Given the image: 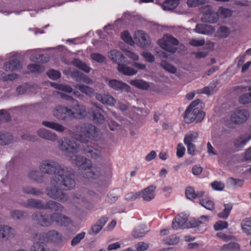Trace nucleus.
<instances>
[{
  "label": "nucleus",
  "instance_id": "7c9ffc66",
  "mask_svg": "<svg viewBox=\"0 0 251 251\" xmlns=\"http://www.w3.org/2000/svg\"><path fill=\"white\" fill-rule=\"evenodd\" d=\"M243 232L247 235H251V218L244 219L241 223Z\"/></svg>",
  "mask_w": 251,
  "mask_h": 251
},
{
  "label": "nucleus",
  "instance_id": "bf43d9fd",
  "mask_svg": "<svg viewBox=\"0 0 251 251\" xmlns=\"http://www.w3.org/2000/svg\"><path fill=\"white\" fill-rule=\"evenodd\" d=\"M191 45L195 47H199L203 46L205 43V41L203 39H192L189 41Z\"/></svg>",
  "mask_w": 251,
  "mask_h": 251
},
{
  "label": "nucleus",
  "instance_id": "c9c22d12",
  "mask_svg": "<svg viewBox=\"0 0 251 251\" xmlns=\"http://www.w3.org/2000/svg\"><path fill=\"white\" fill-rule=\"evenodd\" d=\"M178 5L177 0H167L162 5V8L165 10H172Z\"/></svg>",
  "mask_w": 251,
  "mask_h": 251
},
{
  "label": "nucleus",
  "instance_id": "aec40b11",
  "mask_svg": "<svg viewBox=\"0 0 251 251\" xmlns=\"http://www.w3.org/2000/svg\"><path fill=\"white\" fill-rule=\"evenodd\" d=\"M33 219L38 224L44 226H48L52 224L51 215L50 216L42 215L40 213H36L33 216Z\"/></svg>",
  "mask_w": 251,
  "mask_h": 251
},
{
  "label": "nucleus",
  "instance_id": "58836bf2",
  "mask_svg": "<svg viewBox=\"0 0 251 251\" xmlns=\"http://www.w3.org/2000/svg\"><path fill=\"white\" fill-rule=\"evenodd\" d=\"M198 132L196 131H190L185 136L184 139V144L192 143L198 137Z\"/></svg>",
  "mask_w": 251,
  "mask_h": 251
},
{
  "label": "nucleus",
  "instance_id": "de8ad7c7",
  "mask_svg": "<svg viewBox=\"0 0 251 251\" xmlns=\"http://www.w3.org/2000/svg\"><path fill=\"white\" fill-rule=\"evenodd\" d=\"M29 178L37 182H41L42 181V176L40 175L39 171L36 170H32L29 174Z\"/></svg>",
  "mask_w": 251,
  "mask_h": 251
},
{
  "label": "nucleus",
  "instance_id": "f3484780",
  "mask_svg": "<svg viewBox=\"0 0 251 251\" xmlns=\"http://www.w3.org/2000/svg\"><path fill=\"white\" fill-rule=\"evenodd\" d=\"M84 153L88 157L93 159H98L101 158V149L98 147L87 146L83 147Z\"/></svg>",
  "mask_w": 251,
  "mask_h": 251
},
{
  "label": "nucleus",
  "instance_id": "39448f33",
  "mask_svg": "<svg viewBox=\"0 0 251 251\" xmlns=\"http://www.w3.org/2000/svg\"><path fill=\"white\" fill-rule=\"evenodd\" d=\"M178 41L170 34H165L157 41L158 45L163 50L174 53L176 50V46Z\"/></svg>",
  "mask_w": 251,
  "mask_h": 251
},
{
  "label": "nucleus",
  "instance_id": "a211bd4d",
  "mask_svg": "<svg viewBox=\"0 0 251 251\" xmlns=\"http://www.w3.org/2000/svg\"><path fill=\"white\" fill-rule=\"evenodd\" d=\"M78 91L88 96H92L94 94V90L93 88L83 84H78L76 85L73 92L74 95L75 97L79 98L81 96V95Z\"/></svg>",
  "mask_w": 251,
  "mask_h": 251
},
{
  "label": "nucleus",
  "instance_id": "13d9d810",
  "mask_svg": "<svg viewBox=\"0 0 251 251\" xmlns=\"http://www.w3.org/2000/svg\"><path fill=\"white\" fill-rule=\"evenodd\" d=\"M91 57L92 60L99 63H102L105 60V57L102 55L98 53H92L91 55Z\"/></svg>",
  "mask_w": 251,
  "mask_h": 251
},
{
  "label": "nucleus",
  "instance_id": "8fccbe9b",
  "mask_svg": "<svg viewBox=\"0 0 251 251\" xmlns=\"http://www.w3.org/2000/svg\"><path fill=\"white\" fill-rule=\"evenodd\" d=\"M27 69L29 72H38L41 73L45 71L44 68L41 65L37 64H30L27 66Z\"/></svg>",
  "mask_w": 251,
  "mask_h": 251
},
{
  "label": "nucleus",
  "instance_id": "c85d7f7f",
  "mask_svg": "<svg viewBox=\"0 0 251 251\" xmlns=\"http://www.w3.org/2000/svg\"><path fill=\"white\" fill-rule=\"evenodd\" d=\"M45 241H52L54 242H59L61 240V236L58 232L55 230H50L46 234Z\"/></svg>",
  "mask_w": 251,
  "mask_h": 251
},
{
  "label": "nucleus",
  "instance_id": "338daca9",
  "mask_svg": "<svg viewBox=\"0 0 251 251\" xmlns=\"http://www.w3.org/2000/svg\"><path fill=\"white\" fill-rule=\"evenodd\" d=\"M125 198L126 200L128 201H134L140 198V192L128 193L125 196Z\"/></svg>",
  "mask_w": 251,
  "mask_h": 251
},
{
  "label": "nucleus",
  "instance_id": "a19ab883",
  "mask_svg": "<svg viewBox=\"0 0 251 251\" xmlns=\"http://www.w3.org/2000/svg\"><path fill=\"white\" fill-rule=\"evenodd\" d=\"M200 27L204 28V30H202V31L199 30V31H198V33H200V34H202L210 35V34H212L215 30L213 27L210 25L198 24V29H199Z\"/></svg>",
  "mask_w": 251,
  "mask_h": 251
},
{
  "label": "nucleus",
  "instance_id": "4c0bfd02",
  "mask_svg": "<svg viewBox=\"0 0 251 251\" xmlns=\"http://www.w3.org/2000/svg\"><path fill=\"white\" fill-rule=\"evenodd\" d=\"M73 63L74 66L85 72L86 73H89L91 70V68L88 66L86 64L79 59H75L73 61Z\"/></svg>",
  "mask_w": 251,
  "mask_h": 251
},
{
  "label": "nucleus",
  "instance_id": "ea45409f",
  "mask_svg": "<svg viewBox=\"0 0 251 251\" xmlns=\"http://www.w3.org/2000/svg\"><path fill=\"white\" fill-rule=\"evenodd\" d=\"M89 113L92 114L93 121L98 124H102L104 122L105 119L104 116L99 112L91 111Z\"/></svg>",
  "mask_w": 251,
  "mask_h": 251
},
{
  "label": "nucleus",
  "instance_id": "f257e3e1",
  "mask_svg": "<svg viewBox=\"0 0 251 251\" xmlns=\"http://www.w3.org/2000/svg\"><path fill=\"white\" fill-rule=\"evenodd\" d=\"M39 168L43 173L53 174L50 177V185L46 190L47 195L61 202L67 201V196L62 191V189L69 190L75 187V181L72 176L71 172L66 167H62L56 161L50 159L42 161Z\"/></svg>",
  "mask_w": 251,
  "mask_h": 251
},
{
  "label": "nucleus",
  "instance_id": "f8f14e48",
  "mask_svg": "<svg viewBox=\"0 0 251 251\" xmlns=\"http://www.w3.org/2000/svg\"><path fill=\"white\" fill-rule=\"evenodd\" d=\"M16 230L7 225H0V240L8 241L15 238Z\"/></svg>",
  "mask_w": 251,
  "mask_h": 251
},
{
  "label": "nucleus",
  "instance_id": "e433bc0d",
  "mask_svg": "<svg viewBox=\"0 0 251 251\" xmlns=\"http://www.w3.org/2000/svg\"><path fill=\"white\" fill-rule=\"evenodd\" d=\"M200 204L206 209L212 210L214 208V203L209 198L206 197L200 201Z\"/></svg>",
  "mask_w": 251,
  "mask_h": 251
},
{
  "label": "nucleus",
  "instance_id": "09e8293b",
  "mask_svg": "<svg viewBox=\"0 0 251 251\" xmlns=\"http://www.w3.org/2000/svg\"><path fill=\"white\" fill-rule=\"evenodd\" d=\"M218 17H220L224 18L229 17L232 14V12L230 10L223 7H220L218 9Z\"/></svg>",
  "mask_w": 251,
  "mask_h": 251
},
{
  "label": "nucleus",
  "instance_id": "69168bd1",
  "mask_svg": "<svg viewBox=\"0 0 251 251\" xmlns=\"http://www.w3.org/2000/svg\"><path fill=\"white\" fill-rule=\"evenodd\" d=\"M10 116L7 111L3 109L0 110V123L2 120L8 121L10 120Z\"/></svg>",
  "mask_w": 251,
  "mask_h": 251
},
{
  "label": "nucleus",
  "instance_id": "6e6d98bb",
  "mask_svg": "<svg viewBox=\"0 0 251 251\" xmlns=\"http://www.w3.org/2000/svg\"><path fill=\"white\" fill-rule=\"evenodd\" d=\"M49 78L53 80H56L60 77L61 74L59 71L51 70L47 73Z\"/></svg>",
  "mask_w": 251,
  "mask_h": 251
},
{
  "label": "nucleus",
  "instance_id": "c03bdc74",
  "mask_svg": "<svg viewBox=\"0 0 251 251\" xmlns=\"http://www.w3.org/2000/svg\"><path fill=\"white\" fill-rule=\"evenodd\" d=\"M230 33V29L227 27L225 26H220L217 32L218 36L222 38L227 37Z\"/></svg>",
  "mask_w": 251,
  "mask_h": 251
},
{
  "label": "nucleus",
  "instance_id": "f03ea898",
  "mask_svg": "<svg viewBox=\"0 0 251 251\" xmlns=\"http://www.w3.org/2000/svg\"><path fill=\"white\" fill-rule=\"evenodd\" d=\"M71 162L79 170H83V178L86 182H92L102 175L109 176L110 169L103 165H93L91 161L80 155H72L69 157Z\"/></svg>",
  "mask_w": 251,
  "mask_h": 251
},
{
  "label": "nucleus",
  "instance_id": "5fc2aeb1",
  "mask_svg": "<svg viewBox=\"0 0 251 251\" xmlns=\"http://www.w3.org/2000/svg\"><path fill=\"white\" fill-rule=\"evenodd\" d=\"M85 233L82 232L77 234L72 240L71 245L74 246L78 244L85 237Z\"/></svg>",
  "mask_w": 251,
  "mask_h": 251
},
{
  "label": "nucleus",
  "instance_id": "7ed1b4c3",
  "mask_svg": "<svg viewBox=\"0 0 251 251\" xmlns=\"http://www.w3.org/2000/svg\"><path fill=\"white\" fill-rule=\"evenodd\" d=\"M80 130L78 138L82 143L98 140L101 135L100 131L91 124H84L80 127Z\"/></svg>",
  "mask_w": 251,
  "mask_h": 251
},
{
  "label": "nucleus",
  "instance_id": "6ab92c4d",
  "mask_svg": "<svg viewBox=\"0 0 251 251\" xmlns=\"http://www.w3.org/2000/svg\"><path fill=\"white\" fill-rule=\"evenodd\" d=\"M250 134H245L236 137L233 142L234 147L238 150H241L251 140Z\"/></svg>",
  "mask_w": 251,
  "mask_h": 251
},
{
  "label": "nucleus",
  "instance_id": "a878e982",
  "mask_svg": "<svg viewBox=\"0 0 251 251\" xmlns=\"http://www.w3.org/2000/svg\"><path fill=\"white\" fill-rule=\"evenodd\" d=\"M117 70L120 73L125 75L131 76L137 73V70L123 63L119 64Z\"/></svg>",
  "mask_w": 251,
  "mask_h": 251
},
{
  "label": "nucleus",
  "instance_id": "9b49d317",
  "mask_svg": "<svg viewBox=\"0 0 251 251\" xmlns=\"http://www.w3.org/2000/svg\"><path fill=\"white\" fill-rule=\"evenodd\" d=\"M249 116V112L248 110L236 109L231 114L230 120L234 123L240 124L247 121Z\"/></svg>",
  "mask_w": 251,
  "mask_h": 251
},
{
  "label": "nucleus",
  "instance_id": "49530a36",
  "mask_svg": "<svg viewBox=\"0 0 251 251\" xmlns=\"http://www.w3.org/2000/svg\"><path fill=\"white\" fill-rule=\"evenodd\" d=\"M121 37L124 42L129 45H133L134 43L132 37L127 31H124L122 32Z\"/></svg>",
  "mask_w": 251,
  "mask_h": 251
},
{
  "label": "nucleus",
  "instance_id": "1a4fd4ad",
  "mask_svg": "<svg viewBox=\"0 0 251 251\" xmlns=\"http://www.w3.org/2000/svg\"><path fill=\"white\" fill-rule=\"evenodd\" d=\"M133 38L136 44L142 48L149 46L151 43V39L150 36L143 30L135 31Z\"/></svg>",
  "mask_w": 251,
  "mask_h": 251
},
{
  "label": "nucleus",
  "instance_id": "0e129e2a",
  "mask_svg": "<svg viewBox=\"0 0 251 251\" xmlns=\"http://www.w3.org/2000/svg\"><path fill=\"white\" fill-rule=\"evenodd\" d=\"M149 244L147 243L140 242L135 245L137 251H145L149 248Z\"/></svg>",
  "mask_w": 251,
  "mask_h": 251
},
{
  "label": "nucleus",
  "instance_id": "680f3d73",
  "mask_svg": "<svg viewBox=\"0 0 251 251\" xmlns=\"http://www.w3.org/2000/svg\"><path fill=\"white\" fill-rule=\"evenodd\" d=\"M126 55L133 61H137L139 59V55L135 52L129 50H125Z\"/></svg>",
  "mask_w": 251,
  "mask_h": 251
},
{
  "label": "nucleus",
  "instance_id": "20e7f679",
  "mask_svg": "<svg viewBox=\"0 0 251 251\" xmlns=\"http://www.w3.org/2000/svg\"><path fill=\"white\" fill-rule=\"evenodd\" d=\"M26 206L40 209H50L54 211H62L64 207L59 203L54 201H50L46 204L37 200L29 199L27 201Z\"/></svg>",
  "mask_w": 251,
  "mask_h": 251
},
{
  "label": "nucleus",
  "instance_id": "a18cd8bd",
  "mask_svg": "<svg viewBox=\"0 0 251 251\" xmlns=\"http://www.w3.org/2000/svg\"><path fill=\"white\" fill-rule=\"evenodd\" d=\"M51 219L52 220V223L56 222L58 224H62V223L66 220H68V218L61 214L55 213L51 215Z\"/></svg>",
  "mask_w": 251,
  "mask_h": 251
},
{
  "label": "nucleus",
  "instance_id": "9d476101",
  "mask_svg": "<svg viewBox=\"0 0 251 251\" xmlns=\"http://www.w3.org/2000/svg\"><path fill=\"white\" fill-rule=\"evenodd\" d=\"M188 216L182 213L177 215L172 222V227L177 230L180 228L191 227V221L189 223H187Z\"/></svg>",
  "mask_w": 251,
  "mask_h": 251
},
{
  "label": "nucleus",
  "instance_id": "412c9836",
  "mask_svg": "<svg viewBox=\"0 0 251 251\" xmlns=\"http://www.w3.org/2000/svg\"><path fill=\"white\" fill-rule=\"evenodd\" d=\"M74 103L75 105L73 107V114L72 118H83L84 117L87 112L86 111L85 107L83 105H79L77 103V101L73 100Z\"/></svg>",
  "mask_w": 251,
  "mask_h": 251
},
{
  "label": "nucleus",
  "instance_id": "864d4df0",
  "mask_svg": "<svg viewBox=\"0 0 251 251\" xmlns=\"http://www.w3.org/2000/svg\"><path fill=\"white\" fill-rule=\"evenodd\" d=\"M227 183L230 186H241L243 184V181L240 179L234 178L232 177L229 178L227 180Z\"/></svg>",
  "mask_w": 251,
  "mask_h": 251
},
{
  "label": "nucleus",
  "instance_id": "c756f323",
  "mask_svg": "<svg viewBox=\"0 0 251 251\" xmlns=\"http://www.w3.org/2000/svg\"><path fill=\"white\" fill-rule=\"evenodd\" d=\"M129 83L139 89L147 90L150 87L148 82L142 79H132L129 81Z\"/></svg>",
  "mask_w": 251,
  "mask_h": 251
},
{
  "label": "nucleus",
  "instance_id": "79ce46f5",
  "mask_svg": "<svg viewBox=\"0 0 251 251\" xmlns=\"http://www.w3.org/2000/svg\"><path fill=\"white\" fill-rule=\"evenodd\" d=\"M232 208V204L227 203L224 204V209L222 212L218 214V216L221 218L226 219L229 216Z\"/></svg>",
  "mask_w": 251,
  "mask_h": 251
},
{
  "label": "nucleus",
  "instance_id": "ddd939ff",
  "mask_svg": "<svg viewBox=\"0 0 251 251\" xmlns=\"http://www.w3.org/2000/svg\"><path fill=\"white\" fill-rule=\"evenodd\" d=\"M106 82L109 87L115 91H124L126 92L130 91V87L121 81L116 79H107Z\"/></svg>",
  "mask_w": 251,
  "mask_h": 251
},
{
  "label": "nucleus",
  "instance_id": "052dcab7",
  "mask_svg": "<svg viewBox=\"0 0 251 251\" xmlns=\"http://www.w3.org/2000/svg\"><path fill=\"white\" fill-rule=\"evenodd\" d=\"M32 251H47L43 243H35L32 247Z\"/></svg>",
  "mask_w": 251,
  "mask_h": 251
},
{
  "label": "nucleus",
  "instance_id": "393cba45",
  "mask_svg": "<svg viewBox=\"0 0 251 251\" xmlns=\"http://www.w3.org/2000/svg\"><path fill=\"white\" fill-rule=\"evenodd\" d=\"M108 57L115 63H122L125 60V57L120 51L113 50L108 52Z\"/></svg>",
  "mask_w": 251,
  "mask_h": 251
},
{
  "label": "nucleus",
  "instance_id": "473e14b6",
  "mask_svg": "<svg viewBox=\"0 0 251 251\" xmlns=\"http://www.w3.org/2000/svg\"><path fill=\"white\" fill-rule=\"evenodd\" d=\"M50 86L56 89H58L66 93H71L73 92V88L69 85L64 84H58L55 82H50Z\"/></svg>",
  "mask_w": 251,
  "mask_h": 251
},
{
  "label": "nucleus",
  "instance_id": "4468645a",
  "mask_svg": "<svg viewBox=\"0 0 251 251\" xmlns=\"http://www.w3.org/2000/svg\"><path fill=\"white\" fill-rule=\"evenodd\" d=\"M156 186L154 185H151L145 188L142 191H140V198L145 201H150L153 200L156 196L155 190Z\"/></svg>",
  "mask_w": 251,
  "mask_h": 251
},
{
  "label": "nucleus",
  "instance_id": "423d86ee",
  "mask_svg": "<svg viewBox=\"0 0 251 251\" xmlns=\"http://www.w3.org/2000/svg\"><path fill=\"white\" fill-rule=\"evenodd\" d=\"M58 144L59 149L66 153H77L81 148L80 145L74 139L70 140L65 138L60 139L58 141Z\"/></svg>",
  "mask_w": 251,
  "mask_h": 251
},
{
  "label": "nucleus",
  "instance_id": "4d7b16f0",
  "mask_svg": "<svg viewBox=\"0 0 251 251\" xmlns=\"http://www.w3.org/2000/svg\"><path fill=\"white\" fill-rule=\"evenodd\" d=\"M227 226V223L223 221H219L217 222L214 226V229L216 230H221L226 228Z\"/></svg>",
  "mask_w": 251,
  "mask_h": 251
},
{
  "label": "nucleus",
  "instance_id": "37998d69",
  "mask_svg": "<svg viewBox=\"0 0 251 251\" xmlns=\"http://www.w3.org/2000/svg\"><path fill=\"white\" fill-rule=\"evenodd\" d=\"M163 242L168 245H176L179 242V238L176 235H172L164 239Z\"/></svg>",
  "mask_w": 251,
  "mask_h": 251
},
{
  "label": "nucleus",
  "instance_id": "774afa93",
  "mask_svg": "<svg viewBox=\"0 0 251 251\" xmlns=\"http://www.w3.org/2000/svg\"><path fill=\"white\" fill-rule=\"evenodd\" d=\"M185 152V148L182 144H179L177 147L176 156L178 158L182 157Z\"/></svg>",
  "mask_w": 251,
  "mask_h": 251
},
{
  "label": "nucleus",
  "instance_id": "e2e57ef3",
  "mask_svg": "<svg viewBox=\"0 0 251 251\" xmlns=\"http://www.w3.org/2000/svg\"><path fill=\"white\" fill-rule=\"evenodd\" d=\"M213 189L217 191H222L225 188V184L221 181H214L211 183Z\"/></svg>",
  "mask_w": 251,
  "mask_h": 251
},
{
  "label": "nucleus",
  "instance_id": "0eeeda50",
  "mask_svg": "<svg viewBox=\"0 0 251 251\" xmlns=\"http://www.w3.org/2000/svg\"><path fill=\"white\" fill-rule=\"evenodd\" d=\"M205 117V113L199 108L193 109H187L185 112L184 120L186 123H191L194 121L201 122Z\"/></svg>",
  "mask_w": 251,
  "mask_h": 251
},
{
  "label": "nucleus",
  "instance_id": "603ef678",
  "mask_svg": "<svg viewBox=\"0 0 251 251\" xmlns=\"http://www.w3.org/2000/svg\"><path fill=\"white\" fill-rule=\"evenodd\" d=\"M161 65L163 69L170 73L175 74L176 71V68L174 66L170 64L167 63L165 61H162L161 63Z\"/></svg>",
  "mask_w": 251,
  "mask_h": 251
},
{
  "label": "nucleus",
  "instance_id": "2eb2a0df",
  "mask_svg": "<svg viewBox=\"0 0 251 251\" xmlns=\"http://www.w3.org/2000/svg\"><path fill=\"white\" fill-rule=\"evenodd\" d=\"M202 12L203 16L201 19L203 22L214 23L218 18V13L214 12L209 6L203 8Z\"/></svg>",
  "mask_w": 251,
  "mask_h": 251
},
{
  "label": "nucleus",
  "instance_id": "72a5a7b5",
  "mask_svg": "<svg viewBox=\"0 0 251 251\" xmlns=\"http://www.w3.org/2000/svg\"><path fill=\"white\" fill-rule=\"evenodd\" d=\"M13 140L12 135L9 132H0V144L5 145L10 143Z\"/></svg>",
  "mask_w": 251,
  "mask_h": 251
},
{
  "label": "nucleus",
  "instance_id": "b1692460",
  "mask_svg": "<svg viewBox=\"0 0 251 251\" xmlns=\"http://www.w3.org/2000/svg\"><path fill=\"white\" fill-rule=\"evenodd\" d=\"M20 63L17 59V57L13 56L8 62H6L3 66V69L5 71L12 72L17 70L20 68Z\"/></svg>",
  "mask_w": 251,
  "mask_h": 251
},
{
  "label": "nucleus",
  "instance_id": "f704fd0d",
  "mask_svg": "<svg viewBox=\"0 0 251 251\" xmlns=\"http://www.w3.org/2000/svg\"><path fill=\"white\" fill-rule=\"evenodd\" d=\"M73 76L75 77L76 80L77 81H82L84 83L89 84H92L93 82L89 77L79 72H75Z\"/></svg>",
  "mask_w": 251,
  "mask_h": 251
},
{
  "label": "nucleus",
  "instance_id": "cd10ccee",
  "mask_svg": "<svg viewBox=\"0 0 251 251\" xmlns=\"http://www.w3.org/2000/svg\"><path fill=\"white\" fill-rule=\"evenodd\" d=\"M205 192L201 191L196 192L192 187H187L185 191V195L187 199L193 200L196 198H200L204 196Z\"/></svg>",
  "mask_w": 251,
  "mask_h": 251
},
{
  "label": "nucleus",
  "instance_id": "2f4dec72",
  "mask_svg": "<svg viewBox=\"0 0 251 251\" xmlns=\"http://www.w3.org/2000/svg\"><path fill=\"white\" fill-rule=\"evenodd\" d=\"M149 231L148 228L145 226H139L135 228L132 232V235L135 238L144 236Z\"/></svg>",
  "mask_w": 251,
  "mask_h": 251
},
{
  "label": "nucleus",
  "instance_id": "4be33fe9",
  "mask_svg": "<svg viewBox=\"0 0 251 251\" xmlns=\"http://www.w3.org/2000/svg\"><path fill=\"white\" fill-rule=\"evenodd\" d=\"M209 221V217L207 216H201L200 218L194 219L191 220V227H202V232L206 229V224Z\"/></svg>",
  "mask_w": 251,
  "mask_h": 251
},
{
  "label": "nucleus",
  "instance_id": "6e6552de",
  "mask_svg": "<svg viewBox=\"0 0 251 251\" xmlns=\"http://www.w3.org/2000/svg\"><path fill=\"white\" fill-rule=\"evenodd\" d=\"M54 117L59 120L65 121L68 118H72L73 110L62 105H57L52 111Z\"/></svg>",
  "mask_w": 251,
  "mask_h": 251
},
{
  "label": "nucleus",
  "instance_id": "dca6fc26",
  "mask_svg": "<svg viewBox=\"0 0 251 251\" xmlns=\"http://www.w3.org/2000/svg\"><path fill=\"white\" fill-rule=\"evenodd\" d=\"M36 133L40 138L51 142L55 141L57 139V135L56 133L45 128L38 129Z\"/></svg>",
  "mask_w": 251,
  "mask_h": 251
},
{
  "label": "nucleus",
  "instance_id": "3c124183",
  "mask_svg": "<svg viewBox=\"0 0 251 251\" xmlns=\"http://www.w3.org/2000/svg\"><path fill=\"white\" fill-rule=\"evenodd\" d=\"M239 101L242 104L251 103V92L241 95L239 97Z\"/></svg>",
  "mask_w": 251,
  "mask_h": 251
},
{
  "label": "nucleus",
  "instance_id": "bb28decb",
  "mask_svg": "<svg viewBox=\"0 0 251 251\" xmlns=\"http://www.w3.org/2000/svg\"><path fill=\"white\" fill-rule=\"evenodd\" d=\"M42 124L45 127L52 129L58 132H63L65 129V127L61 124L54 122L43 121Z\"/></svg>",
  "mask_w": 251,
  "mask_h": 251
},
{
  "label": "nucleus",
  "instance_id": "5701e85b",
  "mask_svg": "<svg viewBox=\"0 0 251 251\" xmlns=\"http://www.w3.org/2000/svg\"><path fill=\"white\" fill-rule=\"evenodd\" d=\"M96 99L104 104L114 105L116 103V100L111 95L108 94H97Z\"/></svg>",
  "mask_w": 251,
  "mask_h": 251
}]
</instances>
